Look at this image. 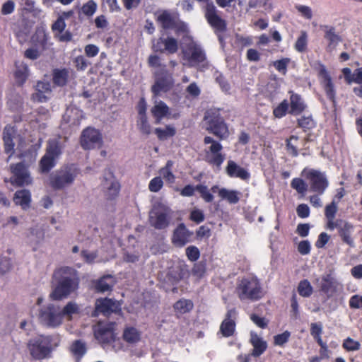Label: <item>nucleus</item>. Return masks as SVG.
Masks as SVG:
<instances>
[{"label": "nucleus", "instance_id": "423d86ee", "mask_svg": "<svg viewBox=\"0 0 362 362\" xmlns=\"http://www.w3.org/2000/svg\"><path fill=\"white\" fill-rule=\"evenodd\" d=\"M236 291L241 300H257L264 295L259 281L254 277L243 279L238 284Z\"/></svg>", "mask_w": 362, "mask_h": 362}, {"label": "nucleus", "instance_id": "69168bd1", "mask_svg": "<svg viewBox=\"0 0 362 362\" xmlns=\"http://www.w3.org/2000/svg\"><path fill=\"white\" fill-rule=\"evenodd\" d=\"M290 337V333L287 331L281 334H277L274 337V344L278 346H282L286 343Z\"/></svg>", "mask_w": 362, "mask_h": 362}, {"label": "nucleus", "instance_id": "6ab92c4d", "mask_svg": "<svg viewBox=\"0 0 362 362\" xmlns=\"http://www.w3.org/2000/svg\"><path fill=\"white\" fill-rule=\"evenodd\" d=\"M64 143L65 139H62L61 136H57L49 139L45 153L57 160L62 153V150L64 148Z\"/></svg>", "mask_w": 362, "mask_h": 362}, {"label": "nucleus", "instance_id": "7c9ffc66", "mask_svg": "<svg viewBox=\"0 0 362 362\" xmlns=\"http://www.w3.org/2000/svg\"><path fill=\"white\" fill-rule=\"evenodd\" d=\"M115 284V278L111 275H106L98 280L95 284V289L100 293L110 291Z\"/></svg>", "mask_w": 362, "mask_h": 362}, {"label": "nucleus", "instance_id": "052dcab7", "mask_svg": "<svg viewBox=\"0 0 362 362\" xmlns=\"http://www.w3.org/2000/svg\"><path fill=\"white\" fill-rule=\"evenodd\" d=\"M190 219L197 223H199L204 220V214L202 210L194 209L190 213Z\"/></svg>", "mask_w": 362, "mask_h": 362}, {"label": "nucleus", "instance_id": "1a4fd4ad", "mask_svg": "<svg viewBox=\"0 0 362 362\" xmlns=\"http://www.w3.org/2000/svg\"><path fill=\"white\" fill-rule=\"evenodd\" d=\"M204 16L208 23L216 32L223 33L226 30V22L220 16L219 11L212 1L207 2L204 8Z\"/></svg>", "mask_w": 362, "mask_h": 362}, {"label": "nucleus", "instance_id": "a18cd8bd", "mask_svg": "<svg viewBox=\"0 0 362 362\" xmlns=\"http://www.w3.org/2000/svg\"><path fill=\"white\" fill-rule=\"evenodd\" d=\"M137 127L142 134L146 135H148L151 134V127L149 123L148 122L146 115H141V117H139L137 121Z\"/></svg>", "mask_w": 362, "mask_h": 362}, {"label": "nucleus", "instance_id": "aec40b11", "mask_svg": "<svg viewBox=\"0 0 362 362\" xmlns=\"http://www.w3.org/2000/svg\"><path fill=\"white\" fill-rule=\"evenodd\" d=\"M118 308V303L110 298L98 299L95 303V311L104 315H108L112 313L116 312Z\"/></svg>", "mask_w": 362, "mask_h": 362}, {"label": "nucleus", "instance_id": "c03bdc74", "mask_svg": "<svg viewBox=\"0 0 362 362\" xmlns=\"http://www.w3.org/2000/svg\"><path fill=\"white\" fill-rule=\"evenodd\" d=\"M313 291V287L308 280L305 279L300 281L298 286V291L301 296L305 298L309 297L312 295Z\"/></svg>", "mask_w": 362, "mask_h": 362}, {"label": "nucleus", "instance_id": "cd10ccee", "mask_svg": "<svg viewBox=\"0 0 362 362\" xmlns=\"http://www.w3.org/2000/svg\"><path fill=\"white\" fill-rule=\"evenodd\" d=\"M226 173L230 177H238L242 180H246L250 176L247 170L237 165L233 160H228Z\"/></svg>", "mask_w": 362, "mask_h": 362}, {"label": "nucleus", "instance_id": "864d4df0", "mask_svg": "<svg viewBox=\"0 0 362 362\" xmlns=\"http://www.w3.org/2000/svg\"><path fill=\"white\" fill-rule=\"evenodd\" d=\"M337 212V204L333 200L329 204L325 207V216L327 219H334L335 215Z\"/></svg>", "mask_w": 362, "mask_h": 362}, {"label": "nucleus", "instance_id": "f257e3e1", "mask_svg": "<svg viewBox=\"0 0 362 362\" xmlns=\"http://www.w3.org/2000/svg\"><path fill=\"white\" fill-rule=\"evenodd\" d=\"M79 281L75 271L70 267H62L53 274L52 290L49 298L62 300L66 298L78 288Z\"/></svg>", "mask_w": 362, "mask_h": 362}, {"label": "nucleus", "instance_id": "a19ab883", "mask_svg": "<svg viewBox=\"0 0 362 362\" xmlns=\"http://www.w3.org/2000/svg\"><path fill=\"white\" fill-rule=\"evenodd\" d=\"M71 351L78 361L86 352V344L80 340H76L71 345Z\"/></svg>", "mask_w": 362, "mask_h": 362}, {"label": "nucleus", "instance_id": "a211bd4d", "mask_svg": "<svg viewBox=\"0 0 362 362\" xmlns=\"http://www.w3.org/2000/svg\"><path fill=\"white\" fill-rule=\"evenodd\" d=\"M192 235V233L189 231L185 225L180 223L174 230L172 242L177 247H183L189 241Z\"/></svg>", "mask_w": 362, "mask_h": 362}, {"label": "nucleus", "instance_id": "c9c22d12", "mask_svg": "<svg viewBox=\"0 0 362 362\" xmlns=\"http://www.w3.org/2000/svg\"><path fill=\"white\" fill-rule=\"evenodd\" d=\"M53 82L58 86H63L67 82L69 71L66 69L53 71Z\"/></svg>", "mask_w": 362, "mask_h": 362}, {"label": "nucleus", "instance_id": "3c124183", "mask_svg": "<svg viewBox=\"0 0 362 362\" xmlns=\"http://www.w3.org/2000/svg\"><path fill=\"white\" fill-rule=\"evenodd\" d=\"M288 109V103L286 100H284L273 111L276 117L281 118L284 117Z\"/></svg>", "mask_w": 362, "mask_h": 362}, {"label": "nucleus", "instance_id": "bf43d9fd", "mask_svg": "<svg viewBox=\"0 0 362 362\" xmlns=\"http://www.w3.org/2000/svg\"><path fill=\"white\" fill-rule=\"evenodd\" d=\"M50 98V95L35 90L31 95V100L37 103H46Z\"/></svg>", "mask_w": 362, "mask_h": 362}, {"label": "nucleus", "instance_id": "de8ad7c7", "mask_svg": "<svg viewBox=\"0 0 362 362\" xmlns=\"http://www.w3.org/2000/svg\"><path fill=\"white\" fill-rule=\"evenodd\" d=\"M196 191H197L201 197L206 202H211L214 200V196L211 194L208 189V187L206 185H198L196 186Z\"/></svg>", "mask_w": 362, "mask_h": 362}, {"label": "nucleus", "instance_id": "473e14b6", "mask_svg": "<svg viewBox=\"0 0 362 362\" xmlns=\"http://www.w3.org/2000/svg\"><path fill=\"white\" fill-rule=\"evenodd\" d=\"M218 194L221 199L226 200L229 204H235L240 200V192L236 190L221 188L218 191Z\"/></svg>", "mask_w": 362, "mask_h": 362}, {"label": "nucleus", "instance_id": "20e7f679", "mask_svg": "<svg viewBox=\"0 0 362 362\" xmlns=\"http://www.w3.org/2000/svg\"><path fill=\"white\" fill-rule=\"evenodd\" d=\"M78 173L79 171L75 165L64 166L50 175V186L56 190L68 187L74 183Z\"/></svg>", "mask_w": 362, "mask_h": 362}, {"label": "nucleus", "instance_id": "e433bc0d", "mask_svg": "<svg viewBox=\"0 0 362 362\" xmlns=\"http://www.w3.org/2000/svg\"><path fill=\"white\" fill-rule=\"evenodd\" d=\"M123 339L128 343H136L140 339V333L136 328L129 327L124 330Z\"/></svg>", "mask_w": 362, "mask_h": 362}, {"label": "nucleus", "instance_id": "37998d69", "mask_svg": "<svg viewBox=\"0 0 362 362\" xmlns=\"http://www.w3.org/2000/svg\"><path fill=\"white\" fill-rule=\"evenodd\" d=\"M193 308V303L189 300H180L174 305V308L180 313L189 312Z\"/></svg>", "mask_w": 362, "mask_h": 362}, {"label": "nucleus", "instance_id": "5701e85b", "mask_svg": "<svg viewBox=\"0 0 362 362\" xmlns=\"http://www.w3.org/2000/svg\"><path fill=\"white\" fill-rule=\"evenodd\" d=\"M320 78L321 81V83L323 86V88L326 92L327 97L333 100L335 96V91L334 89V85L332 81V78L327 71L325 67L322 66L320 70Z\"/></svg>", "mask_w": 362, "mask_h": 362}, {"label": "nucleus", "instance_id": "7ed1b4c3", "mask_svg": "<svg viewBox=\"0 0 362 362\" xmlns=\"http://www.w3.org/2000/svg\"><path fill=\"white\" fill-rule=\"evenodd\" d=\"M173 211L162 203L154 204L148 212L149 225L156 230H165L171 223Z\"/></svg>", "mask_w": 362, "mask_h": 362}, {"label": "nucleus", "instance_id": "b1692460", "mask_svg": "<svg viewBox=\"0 0 362 362\" xmlns=\"http://www.w3.org/2000/svg\"><path fill=\"white\" fill-rule=\"evenodd\" d=\"M95 337L100 344L110 343L115 338L112 325L109 327L99 325L95 329Z\"/></svg>", "mask_w": 362, "mask_h": 362}, {"label": "nucleus", "instance_id": "ea45409f", "mask_svg": "<svg viewBox=\"0 0 362 362\" xmlns=\"http://www.w3.org/2000/svg\"><path fill=\"white\" fill-rule=\"evenodd\" d=\"M56 159L45 154L40 160V168L42 173H48L56 164Z\"/></svg>", "mask_w": 362, "mask_h": 362}, {"label": "nucleus", "instance_id": "f8f14e48", "mask_svg": "<svg viewBox=\"0 0 362 362\" xmlns=\"http://www.w3.org/2000/svg\"><path fill=\"white\" fill-rule=\"evenodd\" d=\"M11 170L13 176L10 178V182L13 185L24 186L32 183V177L26 166L18 163L11 165Z\"/></svg>", "mask_w": 362, "mask_h": 362}, {"label": "nucleus", "instance_id": "ddd939ff", "mask_svg": "<svg viewBox=\"0 0 362 362\" xmlns=\"http://www.w3.org/2000/svg\"><path fill=\"white\" fill-rule=\"evenodd\" d=\"M207 121L206 130L211 132L220 139H226L228 135V129L223 119L218 116H211L209 114L204 117Z\"/></svg>", "mask_w": 362, "mask_h": 362}, {"label": "nucleus", "instance_id": "9b49d317", "mask_svg": "<svg viewBox=\"0 0 362 362\" xmlns=\"http://www.w3.org/2000/svg\"><path fill=\"white\" fill-rule=\"evenodd\" d=\"M204 141L205 144H210L206 151V161L210 164L216 165L219 169L225 160V156L220 153L222 146L210 136H206Z\"/></svg>", "mask_w": 362, "mask_h": 362}, {"label": "nucleus", "instance_id": "72a5a7b5", "mask_svg": "<svg viewBox=\"0 0 362 362\" xmlns=\"http://www.w3.org/2000/svg\"><path fill=\"white\" fill-rule=\"evenodd\" d=\"M340 223H341L339 230L340 236L344 243L351 247H354V243L351 237V230L353 228L352 225L343 221H340Z\"/></svg>", "mask_w": 362, "mask_h": 362}, {"label": "nucleus", "instance_id": "338daca9", "mask_svg": "<svg viewBox=\"0 0 362 362\" xmlns=\"http://www.w3.org/2000/svg\"><path fill=\"white\" fill-rule=\"evenodd\" d=\"M296 212L299 217L304 218L309 216L310 209L307 204H300L298 206Z\"/></svg>", "mask_w": 362, "mask_h": 362}, {"label": "nucleus", "instance_id": "774afa93", "mask_svg": "<svg viewBox=\"0 0 362 362\" xmlns=\"http://www.w3.org/2000/svg\"><path fill=\"white\" fill-rule=\"evenodd\" d=\"M349 305L351 308H361L362 307V296H360L358 295L353 296L350 298Z\"/></svg>", "mask_w": 362, "mask_h": 362}, {"label": "nucleus", "instance_id": "4c0bfd02", "mask_svg": "<svg viewBox=\"0 0 362 362\" xmlns=\"http://www.w3.org/2000/svg\"><path fill=\"white\" fill-rule=\"evenodd\" d=\"M269 1V0H248L246 12H249L251 9H257L262 6L266 11L269 12L272 11V6Z\"/></svg>", "mask_w": 362, "mask_h": 362}, {"label": "nucleus", "instance_id": "6e6d98bb", "mask_svg": "<svg viewBox=\"0 0 362 362\" xmlns=\"http://www.w3.org/2000/svg\"><path fill=\"white\" fill-rule=\"evenodd\" d=\"M343 347L347 351H356L360 349V344L349 337L344 341Z\"/></svg>", "mask_w": 362, "mask_h": 362}, {"label": "nucleus", "instance_id": "49530a36", "mask_svg": "<svg viewBox=\"0 0 362 362\" xmlns=\"http://www.w3.org/2000/svg\"><path fill=\"white\" fill-rule=\"evenodd\" d=\"M98 8L97 4L93 0H89L81 7V11L86 16H92L96 11Z\"/></svg>", "mask_w": 362, "mask_h": 362}, {"label": "nucleus", "instance_id": "09e8293b", "mask_svg": "<svg viewBox=\"0 0 362 362\" xmlns=\"http://www.w3.org/2000/svg\"><path fill=\"white\" fill-rule=\"evenodd\" d=\"M291 186L293 189H296L300 194H305L307 191L308 185L300 178H294L291 181Z\"/></svg>", "mask_w": 362, "mask_h": 362}, {"label": "nucleus", "instance_id": "603ef678", "mask_svg": "<svg viewBox=\"0 0 362 362\" xmlns=\"http://www.w3.org/2000/svg\"><path fill=\"white\" fill-rule=\"evenodd\" d=\"M35 90L47 93L51 95L52 88L51 84L49 81H39L35 86Z\"/></svg>", "mask_w": 362, "mask_h": 362}, {"label": "nucleus", "instance_id": "c756f323", "mask_svg": "<svg viewBox=\"0 0 362 362\" xmlns=\"http://www.w3.org/2000/svg\"><path fill=\"white\" fill-rule=\"evenodd\" d=\"M250 342L254 347L252 355L255 357L262 354L267 347V342L252 332L251 333Z\"/></svg>", "mask_w": 362, "mask_h": 362}, {"label": "nucleus", "instance_id": "5fc2aeb1", "mask_svg": "<svg viewBox=\"0 0 362 362\" xmlns=\"http://www.w3.org/2000/svg\"><path fill=\"white\" fill-rule=\"evenodd\" d=\"M163 182L160 177L153 178L148 185V189L152 192H158L163 187Z\"/></svg>", "mask_w": 362, "mask_h": 362}, {"label": "nucleus", "instance_id": "2f4dec72", "mask_svg": "<svg viewBox=\"0 0 362 362\" xmlns=\"http://www.w3.org/2000/svg\"><path fill=\"white\" fill-rule=\"evenodd\" d=\"M30 192L27 189L17 191L13 197V201L17 205H20L23 209L29 206L31 198Z\"/></svg>", "mask_w": 362, "mask_h": 362}, {"label": "nucleus", "instance_id": "c85d7f7f", "mask_svg": "<svg viewBox=\"0 0 362 362\" xmlns=\"http://www.w3.org/2000/svg\"><path fill=\"white\" fill-rule=\"evenodd\" d=\"M16 134L14 127L7 125L5 127L3 133V139L4 141L5 151L7 153H12L14 148L13 137Z\"/></svg>", "mask_w": 362, "mask_h": 362}, {"label": "nucleus", "instance_id": "680f3d73", "mask_svg": "<svg viewBox=\"0 0 362 362\" xmlns=\"http://www.w3.org/2000/svg\"><path fill=\"white\" fill-rule=\"evenodd\" d=\"M159 173L160 176H162L165 180H167L170 183L174 182L175 176L168 167L161 168L160 170Z\"/></svg>", "mask_w": 362, "mask_h": 362}, {"label": "nucleus", "instance_id": "13d9d810", "mask_svg": "<svg viewBox=\"0 0 362 362\" xmlns=\"http://www.w3.org/2000/svg\"><path fill=\"white\" fill-rule=\"evenodd\" d=\"M186 255L189 260L196 261L199 259L200 253L197 247L189 246L186 248Z\"/></svg>", "mask_w": 362, "mask_h": 362}, {"label": "nucleus", "instance_id": "4468645a", "mask_svg": "<svg viewBox=\"0 0 362 362\" xmlns=\"http://www.w3.org/2000/svg\"><path fill=\"white\" fill-rule=\"evenodd\" d=\"M103 143V139L98 130L88 127L84 129L81 136V145L84 149L99 148Z\"/></svg>", "mask_w": 362, "mask_h": 362}, {"label": "nucleus", "instance_id": "a878e982", "mask_svg": "<svg viewBox=\"0 0 362 362\" xmlns=\"http://www.w3.org/2000/svg\"><path fill=\"white\" fill-rule=\"evenodd\" d=\"M15 66L14 77L16 82L18 85L22 86L25 83L29 76L28 66L23 62H16Z\"/></svg>", "mask_w": 362, "mask_h": 362}, {"label": "nucleus", "instance_id": "393cba45", "mask_svg": "<svg viewBox=\"0 0 362 362\" xmlns=\"http://www.w3.org/2000/svg\"><path fill=\"white\" fill-rule=\"evenodd\" d=\"M235 314V312L233 310L228 311L226 317L223 321L220 327V330L223 336L228 337L233 334L235 324L232 317H234Z\"/></svg>", "mask_w": 362, "mask_h": 362}, {"label": "nucleus", "instance_id": "4d7b16f0", "mask_svg": "<svg viewBox=\"0 0 362 362\" xmlns=\"http://www.w3.org/2000/svg\"><path fill=\"white\" fill-rule=\"evenodd\" d=\"M296 8L305 18L310 20L313 18V12L310 7L304 5H297Z\"/></svg>", "mask_w": 362, "mask_h": 362}, {"label": "nucleus", "instance_id": "f03ea898", "mask_svg": "<svg viewBox=\"0 0 362 362\" xmlns=\"http://www.w3.org/2000/svg\"><path fill=\"white\" fill-rule=\"evenodd\" d=\"M185 40L182 48V59L189 66L206 67L207 62L204 50L190 37L183 36Z\"/></svg>", "mask_w": 362, "mask_h": 362}, {"label": "nucleus", "instance_id": "39448f33", "mask_svg": "<svg viewBox=\"0 0 362 362\" xmlns=\"http://www.w3.org/2000/svg\"><path fill=\"white\" fill-rule=\"evenodd\" d=\"M156 21L162 28L173 30L177 35L185 36L188 34L187 25L180 19L177 13L168 10L158 11L156 13Z\"/></svg>", "mask_w": 362, "mask_h": 362}, {"label": "nucleus", "instance_id": "9d476101", "mask_svg": "<svg viewBox=\"0 0 362 362\" xmlns=\"http://www.w3.org/2000/svg\"><path fill=\"white\" fill-rule=\"evenodd\" d=\"M303 175L309 181L310 191L322 194L328 186V181L325 175L316 170H303Z\"/></svg>", "mask_w": 362, "mask_h": 362}, {"label": "nucleus", "instance_id": "412c9836", "mask_svg": "<svg viewBox=\"0 0 362 362\" xmlns=\"http://www.w3.org/2000/svg\"><path fill=\"white\" fill-rule=\"evenodd\" d=\"M173 83L170 74H167L164 76L158 77L151 88L154 96H158L161 92H167L171 88Z\"/></svg>", "mask_w": 362, "mask_h": 362}, {"label": "nucleus", "instance_id": "e2e57ef3", "mask_svg": "<svg viewBox=\"0 0 362 362\" xmlns=\"http://www.w3.org/2000/svg\"><path fill=\"white\" fill-rule=\"evenodd\" d=\"M65 28L66 23L62 17H59L52 25V30L54 32H58L59 33H62Z\"/></svg>", "mask_w": 362, "mask_h": 362}, {"label": "nucleus", "instance_id": "6e6552de", "mask_svg": "<svg viewBox=\"0 0 362 362\" xmlns=\"http://www.w3.org/2000/svg\"><path fill=\"white\" fill-rule=\"evenodd\" d=\"M30 355L35 359H43L51 352L50 340L46 337H39L30 339L28 343Z\"/></svg>", "mask_w": 362, "mask_h": 362}, {"label": "nucleus", "instance_id": "bb28decb", "mask_svg": "<svg viewBox=\"0 0 362 362\" xmlns=\"http://www.w3.org/2000/svg\"><path fill=\"white\" fill-rule=\"evenodd\" d=\"M291 94L290 96V106L291 109L289 113L292 115H299L305 109V104L301 96L294 93L292 90L288 92Z\"/></svg>", "mask_w": 362, "mask_h": 362}, {"label": "nucleus", "instance_id": "dca6fc26", "mask_svg": "<svg viewBox=\"0 0 362 362\" xmlns=\"http://www.w3.org/2000/svg\"><path fill=\"white\" fill-rule=\"evenodd\" d=\"M151 113L155 118V122L159 124L163 118H177L178 115H172L170 107L162 100L156 99L151 109Z\"/></svg>", "mask_w": 362, "mask_h": 362}, {"label": "nucleus", "instance_id": "4be33fe9", "mask_svg": "<svg viewBox=\"0 0 362 362\" xmlns=\"http://www.w3.org/2000/svg\"><path fill=\"white\" fill-rule=\"evenodd\" d=\"M103 187L107 199H114L118 194L119 185L111 173L105 177L103 182Z\"/></svg>", "mask_w": 362, "mask_h": 362}, {"label": "nucleus", "instance_id": "f704fd0d", "mask_svg": "<svg viewBox=\"0 0 362 362\" xmlns=\"http://www.w3.org/2000/svg\"><path fill=\"white\" fill-rule=\"evenodd\" d=\"M79 312L78 305L73 301L67 303V304L62 309L61 313L63 317L66 318L68 320H71L73 315L76 314Z\"/></svg>", "mask_w": 362, "mask_h": 362}, {"label": "nucleus", "instance_id": "f3484780", "mask_svg": "<svg viewBox=\"0 0 362 362\" xmlns=\"http://www.w3.org/2000/svg\"><path fill=\"white\" fill-rule=\"evenodd\" d=\"M323 30L325 33L324 37L327 42L326 50L328 52H332L341 41V36L337 33L336 29L333 26L324 25Z\"/></svg>", "mask_w": 362, "mask_h": 362}, {"label": "nucleus", "instance_id": "0eeeda50", "mask_svg": "<svg viewBox=\"0 0 362 362\" xmlns=\"http://www.w3.org/2000/svg\"><path fill=\"white\" fill-rule=\"evenodd\" d=\"M39 322L48 328H57L61 326L64 322L61 308L52 303L41 308L39 311Z\"/></svg>", "mask_w": 362, "mask_h": 362}, {"label": "nucleus", "instance_id": "0e129e2a", "mask_svg": "<svg viewBox=\"0 0 362 362\" xmlns=\"http://www.w3.org/2000/svg\"><path fill=\"white\" fill-rule=\"evenodd\" d=\"M11 268V261L8 257H1L0 258V270L1 273H6Z\"/></svg>", "mask_w": 362, "mask_h": 362}, {"label": "nucleus", "instance_id": "79ce46f5", "mask_svg": "<svg viewBox=\"0 0 362 362\" xmlns=\"http://www.w3.org/2000/svg\"><path fill=\"white\" fill-rule=\"evenodd\" d=\"M161 42L164 45L163 50L170 54L175 53L178 49L177 41L172 37H168L165 39H160Z\"/></svg>", "mask_w": 362, "mask_h": 362}, {"label": "nucleus", "instance_id": "2eb2a0df", "mask_svg": "<svg viewBox=\"0 0 362 362\" xmlns=\"http://www.w3.org/2000/svg\"><path fill=\"white\" fill-rule=\"evenodd\" d=\"M320 290L327 295L328 298L332 297L337 291L339 282L331 273L324 274L320 279H317Z\"/></svg>", "mask_w": 362, "mask_h": 362}, {"label": "nucleus", "instance_id": "8fccbe9b", "mask_svg": "<svg viewBox=\"0 0 362 362\" xmlns=\"http://www.w3.org/2000/svg\"><path fill=\"white\" fill-rule=\"evenodd\" d=\"M306 47L307 34L305 32H301L300 35L298 37L295 43V49L299 52H303L305 50Z\"/></svg>", "mask_w": 362, "mask_h": 362}, {"label": "nucleus", "instance_id": "58836bf2", "mask_svg": "<svg viewBox=\"0 0 362 362\" xmlns=\"http://www.w3.org/2000/svg\"><path fill=\"white\" fill-rule=\"evenodd\" d=\"M176 133L175 128L171 125L166 126L164 129H155V134L160 140H166L173 137Z\"/></svg>", "mask_w": 362, "mask_h": 362}]
</instances>
